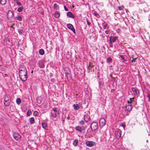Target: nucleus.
<instances>
[{
	"instance_id": "obj_1",
	"label": "nucleus",
	"mask_w": 150,
	"mask_h": 150,
	"mask_svg": "<svg viewBox=\"0 0 150 150\" xmlns=\"http://www.w3.org/2000/svg\"><path fill=\"white\" fill-rule=\"evenodd\" d=\"M19 77L22 81H24L27 80V71H23L19 72Z\"/></svg>"
},
{
	"instance_id": "obj_2",
	"label": "nucleus",
	"mask_w": 150,
	"mask_h": 150,
	"mask_svg": "<svg viewBox=\"0 0 150 150\" xmlns=\"http://www.w3.org/2000/svg\"><path fill=\"white\" fill-rule=\"evenodd\" d=\"M125 112L127 115H128V113L132 109V107L131 105H127L125 106Z\"/></svg>"
},
{
	"instance_id": "obj_3",
	"label": "nucleus",
	"mask_w": 150,
	"mask_h": 150,
	"mask_svg": "<svg viewBox=\"0 0 150 150\" xmlns=\"http://www.w3.org/2000/svg\"><path fill=\"white\" fill-rule=\"evenodd\" d=\"M91 127L92 130L93 131L97 129L98 125L96 122H93L91 124Z\"/></svg>"
},
{
	"instance_id": "obj_4",
	"label": "nucleus",
	"mask_w": 150,
	"mask_h": 150,
	"mask_svg": "<svg viewBox=\"0 0 150 150\" xmlns=\"http://www.w3.org/2000/svg\"><path fill=\"white\" fill-rule=\"evenodd\" d=\"M13 136L14 139L16 140H18L21 138L20 135L17 132H14Z\"/></svg>"
},
{
	"instance_id": "obj_5",
	"label": "nucleus",
	"mask_w": 150,
	"mask_h": 150,
	"mask_svg": "<svg viewBox=\"0 0 150 150\" xmlns=\"http://www.w3.org/2000/svg\"><path fill=\"white\" fill-rule=\"evenodd\" d=\"M95 143L94 142L88 141L86 142V145L89 147H92L94 146Z\"/></svg>"
},
{
	"instance_id": "obj_6",
	"label": "nucleus",
	"mask_w": 150,
	"mask_h": 150,
	"mask_svg": "<svg viewBox=\"0 0 150 150\" xmlns=\"http://www.w3.org/2000/svg\"><path fill=\"white\" fill-rule=\"evenodd\" d=\"M75 129L76 130L79 131L80 132H81L84 130V127L83 126L81 127L77 126L75 127Z\"/></svg>"
},
{
	"instance_id": "obj_7",
	"label": "nucleus",
	"mask_w": 150,
	"mask_h": 150,
	"mask_svg": "<svg viewBox=\"0 0 150 150\" xmlns=\"http://www.w3.org/2000/svg\"><path fill=\"white\" fill-rule=\"evenodd\" d=\"M67 26L68 28L72 31L74 34L76 33L75 29L73 26L71 24L69 23L67 25Z\"/></svg>"
},
{
	"instance_id": "obj_8",
	"label": "nucleus",
	"mask_w": 150,
	"mask_h": 150,
	"mask_svg": "<svg viewBox=\"0 0 150 150\" xmlns=\"http://www.w3.org/2000/svg\"><path fill=\"white\" fill-rule=\"evenodd\" d=\"M99 124L100 126L102 127L105 124V121L103 118H101L99 120Z\"/></svg>"
},
{
	"instance_id": "obj_9",
	"label": "nucleus",
	"mask_w": 150,
	"mask_h": 150,
	"mask_svg": "<svg viewBox=\"0 0 150 150\" xmlns=\"http://www.w3.org/2000/svg\"><path fill=\"white\" fill-rule=\"evenodd\" d=\"M121 131L119 129H118L117 130L115 131V134L116 137L117 139L121 137Z\"/></svg>"
},
{
	"instance_id": "obj_10",
	"label": "nucleus",
	"mask_w": 150,
	"mask_h": 150,
	"mask_svg": "<svg viewBox=\"0 0 150 150\" xmlns=\"http://www.w3.org/2000/svg\"><path fill=\"white\" fill-rule=\"evenodd\" d=\"M132 90L135 95H137L139 94V92L137 88L136 87H133L132 88Z\"/></svg>"
},
{
	"instance_id": "obj_11",
	"label": "nucleus",
	"mask_w": 150,
	"mask_h": 150,
	"mask_svg": "<svg viewBox=\"0 0 150 150\" xmlns=\"http://www.w3.org/2000/svg\"><path fill=\"white\" fill-rule=\"evenodd\" d=\"M19 70V72L27 71L26 67L23 65H21L20 66Z\"/></svg>"
},
{
	"instance_id": "obj_12",
	"label": "nucleus",
	"mask_w": 150,
	"mask_h": 150,
	"mask_svg": "<svg viewBox=\"0 0 150 150\" xmlns=\"http://www.w3.org/2000/svg\"><path fill=\"white\" fill-rule=\"evenodd\" d=\"M13 12L11 11H8L7 14L8 18L9 19V18H11L13 17Z\"/></svg>"
},
{
	"instance_id": "obj_13",
	"label": "nucleus",
	"mask_w": 150,
	"mask_h": 150,
	"mask_svg": "<svg viewBox=\"0 0 150 150\" xmlns=\"http://www.w3.org/2000/svg\"><path fill=\"white\" fill-rule=\"evenodd\" d=\"M38 66L41 68H43L44 67V65L43 61L42 60L39 61L38 62Z\"/></svg>"
},
{
	"instance_id": "obj_14",
	"label": "nucleus",
	"mask_w": 150,
	"mask_h": 150,
	"mask_svg": "<svg viewBox=\"0 0 150 150\" xmlns=\"http://www.w3.org/2000/svg\"><path fill=\"white\" fill-rule=\"evenodd\" d=\"M134 98H130L129 99V100H128L127 101V103L128 105H132V104L133 103V102H134Z\"/></svg>"
},
{
	"instance_id": "obj_15",
	"label": "nucleus",
	"mask_w": 150,
	"mask_h": 150,
	"mask_svg": "<svg viewBox=\"0 0 150 150\" xmlns=\"http://www.w3.org/2000/svg\"><path fill=\"white\" fill-rule=\"evenodd\" d=\"M112 38V37H110V42L111 44L112 42H114L117 39V37L115 36L113 37Z\"/></svg>"
},
{
	"instance_id": "obj_16",
	"label": "nucleus",
	"mask_w": 150,
	"mask_h": 150,
	"mask_svg": "<svg viewBox=\"0 0 150 150\" xmlns=\"http://www.w3.org/2000/svg\"><path fill=\"white\" fill-rule=\"evenodd\" d=\"M73 107L74 110H78L80 107V105L77 104H75L73 105Z\"/></svg>"
},
{
	"instance_id": "obj_17",
	"label": "nucleus",
	"mask_w": 150,
	"mask_h": 150,
	"mask_svg": "<svg viewBox=\"0 0 150 150\" xmlns=\"http://www.w3.org/2000/svg\"><path fill=\"white\" fill-rule=\"evenodd\" d=\"M67 16L71 18H74V14L70 12H68L67 13Z\"/></svg>"
},
{
	"instance_id": "obj_18",
	"label": "nucleus",
	"mask_w": 150,
	"mask_h": 150,
	"mask_svg": "<svg viewBox=\"0 0 150 150\" xmlns=\"http://www.w3.org/2000/svg\"><path fill=\"white\" fill-rule=\"evenodd\" d=\"M84 119L85 121L87 122L90 120V116L87 115H85L84 116Z\"/></svg>"
},
{
	"instance_id": "obj_19",
	"label": "nucleus",
	"mask_w": 150,
	"mask_h": 150,
	"mask_svg": "<svg viewBox=\"0 0 150 150\" xmlns=\"http://www.w3.org/2000/svg\"><path fill=\"white\" fill-rule=\"evenodd\" d=\"M94 66L93 65V63L91 62H90L89 64L88 69L89 70H90Z\"/></svg>"
},
{
	"instance_id": "obj_20",
	"label": "nucleus",
	"mask_w": 150,
	"mask_h": 150,
	"mask_svg": "<svg viewBox=\"0 0 150 150\" xmlns=\"http://www.w3.org/2000/svg\"><path fill=\"white\" fill-rule=\"evenodd\" d=\"M8 101H11L10 98L8 95H6L4 99V102H6Z\"/></svg>"
},
{
	"instance_id": "obj_21",
	"label": "nucleus",
	"mask_w": 150,
	"mask_h": 150,
	"mask_svg": "<svg viewBox=\"0 0 150 150\" xmlns=\"http://www.w3.org/2000/svg\"><path fill=\"white\" fill-rule=\"evenodd\" d=\"M78 142V139H75L73 142V144L74 146H76L77 145Z\"/></svg>"
},
{
	"instance_id": "obj_22",
	"label": "nucleus",
	"mask_w": 150,
	"mask_h": 150,
	"mask_svg": "<svg viewBox=\"0 0 150 150\" xmlns=\"http://www.w3.org/2000/svg\"><path fill=\"white\" fill-rule=\"evenodd\" d=\"M30 124H33L35 123V120L34 118L33 117L30 118Z\"/></svg>"
},
{
	"instance_id": "obj_23",
	"label": "nucleus",
	"mask_w": 150,
	"mask_h": 150,
	"mask_svg": "<svg viewBox=\"0 0 150 150\" xmlns=\"http://www.w3.org/2000/svg\"><path fill=\"white\" fill-rule=\"evenodd\" d=\"M59 6L57 4H54L53 6V8L54 9H59Z\"/></svg>"
},
{
	"instance_id": "obj_24",
	"label": "nucleus",
	"mask_w": 150,
	"mask_h": 150,
	"mask_svg": "<svg viewBox=\"0 0 150 150\" xmlns=\"http://www.w3.org/2000/svg\"><path fill=\"white\" fill-rule=\"evenodd\" d=\"M6 2V0H0V3L2 5H5Z\"/></svg>"
},
{
	"instance_id": "obj_25",
	"label": "nucleus",
	"mask_w": 150,
	"mask_h": 150,
	"mask_svg": "<svg viewBox=\"0 0 150 150\" xmlns=\"http://www.w3.org/2000/svg\"><path fill=\"white\" fill-rule=\"evenodd\" d=\"M21 6V7H18L17 9V11L19 12H21L23 9V6Z\"/></svg>"
},
{
	"instance_id": "obj_26",
	"label": "nucleus",
	"mask_w": 150,
	"mask_h": 150,
	"mask_svg": "<svg viewBox=\"0 0 150 150\" xmlns=\"http://www.w3.org/2000/svg\"><path fill=\"white\" fill-rule=\"evenodd\" d=\"M10 101H8L4 102V104L6 107H8L10 104Z\"/></svg>"
},
{
	"instance_id": "obj_27",
	"label": "nucleus",
	"mask_w": 150,
	"mask_h": 150,
	"mask_svg": "<svg viewBox=\"0 0 150 150\" xmlns=\"http://www.w3.org/2000/svg\"><path fill=\"white\" fill-rule=\"evenodd\" d=\"M39 54L41 55H43L44 54V51L43 50L40 49L39 50Z\"/></svg>"
},
{
	"instance_id": "obj_28",
	"label": "nucleus",
	"mask_w": 150,
	"mask_h": 150,
	"mask_svg": "<svg viewBox=\"0 0 150 150\" xmlns=\"http://www.w3.org/2000/svg\"><path fill=\"white\" fill-rule=\"evenodd\" d=\"M112 61V59L110 57H109L107 58V62L108 63H110V62H111Z\"/></svg>"
},
{
	"instance_id": "obj_29",
	"label": "nucleus",
	"mask_w": 150,
	"mask_h": 150,
	"mask_svg": "<svg viewBox=\"0 0 150 150\" xmlns=\"http://www.w3.org/2000/svg\"><path fill=\"white\" fill-rule=\"evenodd\" d=\"M60 16L59 13L58 12H55L54 14V17L56 18H58Z\"/></svg>"
},
{
	"instance_id": "obj_30",
	"label": "nucleus",
	"mask_w": 150,
	"mask_h": 150,
	"mask_svg": "<svg viewBox=\"0 0 150 150\" xmlns=\"http://www.w3.org/2000/svg\"><path fill=\"white\" fill-rule=\"evenodd\" d=\"M120 57L121 58V59H122V61L123 62L124 61L126 62L127 61V59H125L123 55H120Z\"/></svg>"
},
{
	"instance_id": "obj_31",
	"label": "nucleus",
	"mask_w": 150,
	"mask_h": 150,
	"mask_svg": "<svg viewBox=\"0 0 150 150\" xmlns=\"http://www.w3.org/2000/svg\"><path fill=\"white\" fill-rule=\"evenodd\" d=\"M16 102L19 105L21 103V100L19 98H17L16 100Z\"/></svg>"
},
{
	"instance_id": "obj_32",
	"label": "nucleus",
	"mask_w": 150,
	"mask_h": 150,
	"mask_svg": "<svg viewBox=\"0 0 150 150\" xmlns=\"http://www.w3.org/2000/svg\"><path fill=\"white\" fill-rule=\"evenodd\" d=\"M15 1L16 2V4L18 5L19 6H22V4L19 1V0H15Z\"/></svg>"
},
{
	"instance_id": "obj_33",
	"label": "nucleus",
	"mask_w": 150,
	"mask_h": 150,
	"mask_svg": "<svg viewBox=\"0 0 150 150\" xmlns=\"http://www.w3.org/2000/svg\"><path fill=\"white\" fill-rule=\"evenodd\" d=\"M18 33L20 35H21V34H23L24 32L21 29H18Z\"/></svg>"
},
{
	"instance_id": "obj_34",
	"label": "nucleus",
	"mask_w": 150,
	"mask_h": 150,
	"mask_svg": "<svg viewBox=\"0 0 150 150\" xmlns=\"http://www.w3.org/2000/svg\"><path fill=\"white\" fill-rule=\"evenodd\" d=\"M42 127L45 129L47 127V124L46 123H43L42 124Z\"/></svg>"
},
{
	"instance_id": "obj_35",
	"label": "nucleus",
	"mask_w": 150,
	"mask_h": 150,
	"mask_svg": "<svg viewBox=\"0 0 150 150\" xmlns=\"http://www.w3.org/2000/svg\"><path fill=\"white\" fill-rule=\"evenodd\" d=\"M16 18L19 21H21L22 20V17L19 16H17L16 17Z\"/></svg>"
},
{
	"instance_id": "obj_36",
	"label": "nucleus",
	"mask_w": 150,
	"mask_h": 150,
	"mask_svg": "<svg viewBox=\"0 0 150 150\" xmlns=\"http://www.w3.org/2000/svg\"><path fill=\"white\" fill-rule=\"evenodd\" d=\"M108 28L109 27L108 26L107 24H106L103 25V28L104 29L108 30Z\"/></svg>"
},
{
	"instance_id": "obj_37",
	"label": "nucleus",
	"mask_w": 150,
	"mask_h": 150,
	"mask_svg": "<svg viewBox=\"0 0 150 150\" xmlns=\"http://www.w3.org/2000/svg\"><path fill=\"white\" fill-rule=\"evenodd\" d=\"M93 14L97 18H98L100 17L99 15L96 12H95L93 13Z\"/></svg>"
},
{
	"instance_id": "obj_38",
	"label": "nucleus",
	"mask_w": 150,
	"mask_h": 150,
	"mask_svg": "<svg viewBox=\"0 0 150 150\" xmlns=\"http://www.w3.org/2000/svg\"><path fill=\"white\" fill-rule=\"evenodd\" d=\"M39 113L37 111H35L33 113V115L35 116H37L38 115Z\"/></svg>"
},
{
	"instance_id": "obj_39",
	"label": "nucleus",
	"mask_w": 150,
	"mask_h": 150,
	"mask_svg": "<svg viewBox=\"0 0 150 150\" xmlns=\"http://www.w3.org/2000/svg\"><path fill=\"white\" fill-rule=\"evenodd\" d=\"M124 8V6H123L118 7V9L120 11L123 10Z\"/></svg>"
},
{
	"instance_id": "obj_40",
	"label": "nucleus",
	"mask_w": 150,
	"mask_h": 150,
	"mask_svg": "<svg viewBox=\"0 0 150 150\" xmlns=\"http://www.w3.org/2000/svg\"><path fill=\"white\" fill-rule=\"evenodd\" d=\"M57 112H55L52 114V116L54 117H56L57 116Z\"/></svg>"
},
{
	"instance_id": "obj_41",
	"label": "nucleus",
	"mask_w": 150,
	"mask_h": 150,
	"mask_svg": "<svg viewBox=\"0 0 150 150\" xmlns=\"http://www.w3.org/2000/svg\"><path fill=\"white\" fill-rule=\"evenodd\" d=\"M31 112L30 110H28L27 112V115L28 116L30 115L31 114Z\"/></svg>"
},
{
	"instance_id": "obj_42",
	"label": "nucleus",
	"mask_w": 150,
	"mask_h": 150,
	"mask_svg": "<svg viewBox=\"0 0 150 150\" xmlns=\"http://www.w3.org/2000/svg\"><path fill=\"white\" fill-rule=\"evenodd\" d=\"M79 124L81 125H83L84 123V121L83 120H81L79 122Z\"/></svg>"
},
{
	"instance_id": "obj_43",
	"label": "nucleus",
	"mask_w": 150,
	"mask_h": 150,
	"mask_svg": "<svg viewBox=\"0 0 150 150\" xmlns=\"http://www.w3.org/2000/svg\"><path fill=\"white\" fill-rule=\"evenodd\" d=\"M147 97L149 98L148 101H150V96L149 93H148L147 94Z\"/></svg>"
},
{
	"instance_id": "obj_44",
	"label": "nucleus",
	"mask_w": 150,
	"mask_h": 150,
	"mask_svg": "<svg viewBox=\"0 0 150 150\" xmlns=\"http://www.w3.org/2000/svg\"><path fill=\"white\" fill-rule=\"evenodd\" d=\"M110 32L109 30H105V33L107 34H108L109 33V32Z\"/></svg>"
},
{
	"instance_id": "obj_45",
	"label": "nucleus",
	"mask_w": 150,
	"mask_h": 150,
	"mask_svg": "<svg viewBox=\"0 0 150 150\" xmlns=\"http://www.w3.org/2000/svg\"><path fill=\"white\" fill-rule=\"evenodd\" d=\"M56 108H53V110L55 112H57V110Z\"/></svg>"
},
{
	"instance_id": "obj_46",
	"label": "nucleus",
	"mask_w": 150,
	"mask_h": 150,
	"mask_svg": "<svg viewBox=\"0 0 150 150\" xmlns=\"http://www.w3.org/2000/svg\"><path fill=\"white\" fill-rule=\"evenodd\" d=\"M15 25V23H13L12 25H11V26H10V28H12L13 29H14V28L13 27V26H14V25Z\"/></svg>"
},
{
	"instance_id": "obj_47",
	"label": "nucleus",
	"mask_w": 150,
	"mask_h": 150,
	"mask_svg": "<svg viewBox=\"0 0 150 150\" xmlns=\"http://www.w3.org/2000/svg\"><path fill=\"white\" fill-rule=\"evenodd\" d=\"M64 10H65L66 11H68V9H67V8L66 7V6H64Z\"/></svg>"
},
{
	"instance_id": "obj_48",
	"label": "nucleus",
	"mask_w": 150,
	"mask_h": 150,
	"mask_svg": "<svg viewBox=\"0 0 150 150\" xmlns=\"http://www.w3.org/2000/svg\"><path fill=\"white\" fill-rule=\"evenodd\" d=\"M87 24L89 26H90V24H91V23L90 22H89L88 21H87Z\"/></svg>"
},
{
	"instance_id": "obj_49",
	"label": "nucleus",
	"mask_w": 150,
	"mask_h": 150,
	"mask_svg": "<svg viewBox=\"0 0 150 150\" xmlns=\"http://www.w3.org/2000/svg\"><path fill=\"white\" fill-rule=\"evenodd\" d=\"M136 58H134V59H133V60H132V62H134L135 61V60H136Z\"/></svg>"
},
{
	"instance_id": "obj_50",
	"label": "nucleus",
	"mask_w": 150,
	"mask_h": 150,
	"mask_svg": "<svg viewBox=\"0 0 150 150\" xmlns=\"http://www.w3.org/2000/svg\"><path fill=\"white\" fill-rule=\"evenodd\" d=\"M38 103L40 104L41 103V101L40 100H38Z\"/></svg>"
},
{
	"instance_id": "obj_51",
	"label": "nucleus",
	"mask_w": 150,
	"mask_h": 150,
	"mask_svg": "<svg viewBox=\"0 0 150 150\" xmlns=\"http://www.w3.org/2000/svg\"><path fill=\"white\" fill-rule=\"evenodd\" d=\"M114 89H112L111 90V92H113L114 91Z\"/></svg>"
},
{
	"instance_id": "obj_52",
	"label": "nucleus",
	"mask_w": 150,
	"mask_h": 150,
	"mask_svg": "<svg viewBox=\"0 0 150 150\" xmlns=\"http://www.w3.org/2000/svg\"><path fill=\"white\" fill-rule=\"evenodd\" d=\"M70 119V117H69V116H68L67 117V120H69Z\"/></svg>"
},
{
	"instance_id": "obj_53",
	"label": "nucleus",
	"mask_w": 150,
	"mask_h": 150,
	"mask_svg": "<svg viewBox=\"0 0 150 150\" xmlns=\"http://www.w3.org/2000/svg\"><path fill=\"white\" fill-rule=\"evenodd\" d=\"M2 58L0 56V61H1V60Z\"/></svg>"
},
{
	"instance_id": "obj_54",
	"label": "nucleus",
	"mask_w": 150,
	"mask_h": 150,
	"mask_svg": "<svg viewBox=\"0 0 150 150\" xmlns=\"http://www.w3.org/2000/svg\"><path fill=\"white\" fill-rule=\"evenodd\" d=\"M72 7H73V8H74V6L73 5V6H72Z\"/></svg>"
},
{
	"instance_id": "obj_55",
	"label": "nucleus",
	"mask_w": 150,
	"mask_h": 150,
	"mask_svg": "<svg viewBox=\"0 0 150 150\" xmlns=\"http://www.w3.org/2000/svg\"><path fill=\"white\" fill-rule=\"evenodd\" d=\"M120 150H123L122 149H120Z\"/></svg>"
},
{
	"instance_id": "obj_56",
	"label": "nucleus",
	"mask_w": 150,
	"mask_h": 150,
	"mask_svg": "<svg viewBox=\"0 0 150 150\" xmlns=\"http://www.w3.org/2000/svg\"><path fill=\"white\" fill-rule=\"evenodd\" d=\"M33 72V71H32V72H31V73H32Z\"/></svg>"
}]
</instances>
